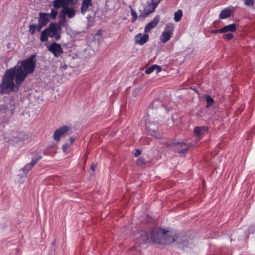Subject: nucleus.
I'll return each mask as SVG.
<instances>
[{
  "mask_svg": "<svg viewBox=\"0 0 255 255\" xmlns=\"http://www.w3.org/2000/svg\"><path fill=\"white\" fill-rule=\"evenodd\" d=\"M35 58V55H32L27 59L18 61L14 67L5 71L0 85L1 94L19 90V86L25 79L34 72L36 67Z\"/></svg>",
  "mask_w": 255,
  "mask_h": 255,
  "instance_id": "f257e3e1",
  "label": "nucleus"
},
{
  "mask_svg": "<svg viewBox=\"0 0 255 255\" xmlns=\"http://www.w3.org/2000/svg\"><path fill=\"white\" fill-rule=\"evenodd\" d=\"M61 30L60 25L57 23H51L48 28L41 32L40 37L41 41H47L48 36L54 37L56 41L58 40L60 38Z\"/></svg>",
  "mask_w": 255,
  "mask_h": 255,
  "instance_id": "f03ea898",
  "label": "nucleus"
},
{
  "mask_svg": "<svg viewBox=\"0 0 255 255\" xmlns=\"http://www.w3.org/2000/svg\"><path fill=\"white\" fill-rule=\"evenodd\" d=\"M166 231L161 229H155L152 231V240L158 244H163L164 238L166 235Z\"/></svg>",
  "mask_w": 255,
  "mask_h": 255,
  "instance_id": "7ed1b4c3",
  "label": "nucleus"
},
{
  "mask_svg": "<svg viewBox=\"0 0 255 255\" xmlns=\"http://www.w3.org/2000/svg\"><path fill=\"white\" fill-rule=\"evenodd\" d=\"M160 1V0H152L150 3L145 6L142 13L139 15V18L146 17L149 14L154 11Z\"/></svg>",
  "mask_w": 255,
  "mask_h": 255,
  "instance_id": "20e7f679",
  "label": "nucleus"
},
{
  "mask_svg": "<svg viewBox=\"0 0 255 255\" xmlns=\"http://www.w3.org/2000/svg\"><path fill=\"white\" fill-rule=\"evenodd\" d=\"M173 29L174 26L171 23H168L166 25L164 30L160 36V39L162 42L166 43L169 40L173 33Z\"/></svg>",
  "mask_w": 255,
  "mask_h": 255,
  "instance_id": "39448f33",
  "label": "nucleus"
},
{
  "mask_svg": "<svg viewBox=\"0 0 255 255\" xmlns=\"http://www.w3.org/2000/svg\"><path fill=\"white\" fill-rule=\"evenodd\" d=\"M178 238L177 234L172 231H166V235L164 238L163 244H170L176 241Z\"/></svg>",
  "mask_w": 255,
  "mask_h": 255,
  "instance_id": "423d86ee",
  "label": "nucleus"
},
{
  "mask_svg": "<svg viewBox=\"0 0 255 255\" xmlns=\"http://www.w3.org/2000/svg\"><path fill=\"white\" fill-rule=\"evenodd\" d=\"M18 132L17 131H12L10 133H6L5 136V139L7 140L10 144L14 145L19 143L18 139Z\"/></svg>",
  "mask_w": 255,
  "mask_h": 255,
  "instance_id": "0eeeda50",
  "label": "nucleus"
},
{
  "mask_svg": "<svg viewBox=\"0 0 255 255\" xmlns=\"http://www.w3.org/2000/svg\"><path fill=\"white\" fill-rule=\"evenodd\" d=\"M69 127L67 126H63L62 127L56 129L54 133L53 138L54 140L58 141L60 140V138L65 135L69 131Z\"/></svg>",
  "mask_w": 255,
  "mask_h": 255,
  "instance_id": "6e6552de",
  "label": "nucleus"
},
{
  "mask_svg": "<svg viewBox=\"0 0 255 255\" xmlns=\"http://www.w3.org/2000/svg\"><path fill=\"white\" fill-rule=\"evenodd\" d=\"M48 50L52 53L56 57L60 56L63 53L61 45L55 42L51 44L48 47Z\"/></svg>",
  "mask_w": 255,
  "mask_h": 255,
  "instance_id": "1a4fd4ad",
  "label": "nucleus"
},
{
  "mask_svg": "<svg viewBox=\"0 0 255 255\" xmlns=\"http://www.w3.org/2000/svg\"><path fill=\"white\" fill-rule=\"evenodd\" d=\"M172 149L179 153H185L188 150V148L184 142H177L174 143L172 146Z\"/></svg>",
  "mask_w": 255,
  "mask_h": 255,
  "instance_id": "9d476101",
  "label": "nucleus"
},
{
  "mask_svg": "<svg viewBox=\"0 0 255 255\" xmlns=\"http://www.w3.org/2000/svg\"><path fill=\"white\" fill-rule=\"evenodd\" d=\"M93 5L92 0H82L81 12L83 14H85L87 11H89Z\"/></svg>",
  "mask_w": 255,
  "mask_h": 255,
  "instance_id": "9b49d317",
  "label": "nucleus"
},
{
  "mask_svg": "<svg viewBox=\"0 0 255 255\" xmlns=\"http://www.w3.org/2000/svg\"><path fill=\"white\" fill-rule=\"evenodd\" d=\"M50 14L48 13H39V18L38 19L39 23L43 27L45 26L50 20Z\"/></svg>",
  "mask_w": 255,
  "mask_h": 255,
  "instance_id": "f8f14e48",
  "label": "nucleus"
},
{
  "mask_svg": "<svg viewBox=\"0 0 255 255\" xmlns=\"http://www.w3.org/2000/svg\"><path fill=\"white\" fill-rule=\"evenodd\" d=\"M159 20H160V17L159 16L157 15L153 19V20L152 21L147 23L144 28L145 32L148 33L150 31V30L151 29L156 27V25H157L158 23L159 22Z\"/></svg>",
  "mask_w": 255,
  "mask_h": 255,
  "instance_id": "ddd939ff",
  "label": "nucleus"
},
{
  "mask_svg": "<svg viewBox=\"0 0 255 255\" xmlns=\"http://www.w3.org/2000/svg\"><path fill=\"white\" fill-rule=\"evenodd\" d=\"M148 39V35L147 34H142L139 33L135 36V41L136 43L140 45L144 44Z\"/></svg>",
  "mask_w": 255,
  "mask_h": 255,
  "instance_id": "4468645a",
  "label": "nucleus"
},
{
  "mask_svg": "<svg viewBox=\"0 0 255 255\" xmlns=\"http://www.w3.org/2000/svg\"><path fill=\"white\" fill-rule=\"evenodd\" d=\"M66 15H67L69 18L73 17L75 15V10L72 8L64 7L61 13L60 16L65 17Z\"/></svg>",
  "mask_w": 255,
  "mask_h": 255,
  "instance_id": "2eb2a0df",
  "label": "nucleus"
},
{
  "mask_svg": "<svg viewBox=\"0 0 255 255\" xmlns=\"http://www.w3.org/2000/svg\"><path fill=\"white\" fill-rule=\"evenodd\" d=\"M208 129L207 127H197L195 128L194 131L196 136L201 137L207 132Z\"/></svg>",
  "mask_w": 255,
  "mask_h": 255,
  "instance_id": "dca6fc26",
  "label": "nucleus"
},
{
  "mask_svg": "<svg viewBox=\"0 0 255 255\" xmlns=\"http://www.w3.org/2000/svg\"><path fill=\"white\" fill-rule=\"evenodd\" d=\"M154 71H156V73L157 74L161 71L160 66L157 65H153L151 66L149 68L146 69L145 73L146 74H150Z\"/></svg>",
  "mask_w": 255,
  "mask_h": 255,
  "instance_id": "f3484780",
  "label": "nucleus"
},
{
  "mask_svg": "<svg viewBox=\"0 0 255 255\" xmlns=\"http://www.w3.org/2000/svg\"><path fill=\"white\" fill-rule=\"evenodd\" d=\"M66 0H54L53 1V6L56 8L65 7Z\"/></svg>",
  "mask_w": 255,
  "mask_h": 255,
  "instance_id": "a211bd4d",
  "label": "nucleus"
},
{
  "mask_svg": "<svg viewBox=\"0 0 255 255\" xmlns=\"http://www.w3.org/2000/svg\"><path fill=\"white\" fill-rule=\"evenodd\" d=\"M236 30V24H231L227 26H225L222 28L223 33H226L227 32H235Z\"/></svg>",
  "mask_w": 255,
  "mask_h": 255,
  "instance_id": "6ab92c4d",
  "label": "nucleus"
},
{
  "mask_svg": "<svg viewBox=\"0 0 255 255\" xmlns=\"http://www.w3.org/2000/svg\"><path fill=\"white\" fill-rule=\"evenodd\" d=\"M231 14L232 11L230 8H225L221 12L220 17L221 19H225L230 17L231 15Z\"/></svg>",
  "mask_w": 255,
  "mask_h": 255,
  "instance_id": "aec40b11",
  "label": "nucleus"
},
{
  "mask_svg": "<svg viewBox=\"0 0 255 255\" xmlns=\"http://www.w3.org/2000/svg\"><path fill=\"white\" fill-rule=\"evenodd\" d=\"M42 27V26L39 23H38L37 25L33 24L30 25L29 30L30 33L33 34L35 33L36 30L40 31Z\"/></svg>",
  "mask_w": 255,
  "mask_h": 255,
  "instance_id": "412c9836",
  "label": "nucleus"
},
{
  "mask_svg": "<svg viewBox=\"0 0 255 255\" xmlns=\"http://www.w3.org/2000/svg\"><path fill=\"white\" fill-rule=\"evenodd\" d=\"M18 135L19 143L27 140L29 138L28 135L24 132H18Z\"/></svg>",
  "mask_w": 255,
  "mask_h": 255,
  "instance_id": "4be33fe9",
  "label": "nucleus"
},
{
  "mask_svg": "<svg viewBox=\"0 0 255 255\" xmlns=\"http://www.w3.org/2000/svg\"><path fill=\"white\" fill-rule=\"evenodd\" d=\"M182 16V11L181 10H178L177 11L175 12L174 13V20L178 22L179 21Z\"/></svg>",
  "mask_w": 255,
  "mask_h": 255,
  "instance_id": "5701e85b",
  "label": "nucleus"
},
{
  "mask_svg": "<svg viewBox=\"0 0 255 255\" xmlns=\"http://www.w3.org/2000/svg\"><path fill=\"white\" fill-rule=\"evenodd\" d=\"M58 13V8L54 7L51 9V13H49L50 14V18L54 19Z\"/></svg>",
  "mask_w": 255,
  "mask_h": 255,
  "instance_id": "b1692460",
  "label": "nucleus"
},
{
  "mask_svg": "<svg viewBox=\"0 0 255 255\" xmlns=\"http://www.w3.org/2000/svg\"><path fill=\"white\" fill-rule=\"evenodd\" d=\"M205 99L207 102V107L212 106L214 103V100L213 98L210 96H206Z\"/></svg>",
  "mask_w": 255,
  "mask_h": 255,
  "instance_id": "393cba45",
  "label": "nucleus"
},
{
  "mask_svg": "<svg viewBox=\"0 0 255 255\" xmlns=\"http://www.w3.org/2000/svg\"><path fill=\"white\" fill-rule=\"evenodd\" d=\"M131 15L132 16V18L131 19V22H134L136 20V19L137 17V16L136 12L135 11H134L131 8Z\"/></svg>",
  "mask_w": 255,
  "mask_h": 255,
  "instance_id": "a878e982",
  "label": "nucleus"
},
{
  "mask_svg": "<svg viewBox=\"0 0 255 255\" xmlns=\"http://www.w3.org/2000/svg\"><path fill=\"white\" fill-rule=\"evenodd\" d=\"M144 163V158L143 157L138 158L136 160L137 165H141Z\"/></svg>",
  "mask_w": 255,
  "mask_h": 255,
  "instance_id": "bb28decb",
  "label": "nucleus"
},
{
  "mask_svg": "<svg viewBox=\"0 0 255 255\" xmlns=\"http://www.w3.org/2000/svg\"><path fill=\"white\" fill-rule=\"evenodd\" d=\"M32 168L30 165H29L28 164H27L22 169V170L24 172H28L29 171H30Z\"/></svg>",
  "mask_w": 255,
  "mask_h": 255,
  "instance_id": "cd10ccee",
  "label": "nucleus"
},
{
  "mask_svg": "<svg viewBox=\"0 0 255 255\" xmlns=\"http://www.w3.org/2000/svg\"><path fill=\"white\" fill-rule=\"evenodd\" d=\"M244 1L245 4L248 6H252L254 4L253 0H245Z\"/></svg>",
  "mask_w": 255,
  "mask_h": 255,
  "instance_id": "c85d7f7f",
  "label": "nucleus"
},
{
  "mask_svg": "<svg viewBox=\"0 0 255 255\" xmlns=\"http://www.w3.org/2000/svg\"><path fill=\"white\" fill-rule=\"evenodd\" d=\"M39 160V158L33 159L29 163H28V164L29 165H30V166H31V167L32 168Z\"/></svg>",
  "mask_w": 255,
  "mask_h": 255,
  "instance_id": "c756f323",
  "label": "nucleus"
},
{
  "mask_svg": "<svg viewBox=\"0 0 255 255\" xmlns=\"http://www.w3.org/2000/svg\"><path fill=\"white\" fill-rule=\"evenodd\" d=\"M189 242V241L187 242V241H186V240L183 239V240H181V243L182 244V245L183 246L188 247L189 244H191V243H192V242L191 240V241H190V244H187V243H188Z\"/></svg>",
  "mask_w": 255,
  "mask_h": 255,
  "instance_id": "7c9ffc66",
  "label": "nucleus"
},
{
  "mask_svg": "<svg viewBox=\"0 0 255 255\" xmlns=\"http://www.w3.org/2000/svg\"><path fill=\"white\" fill-rule=\"evenodd\" d=\"M233 35L232 33H227V34H225L224 35V38L228 39V40L231 39L233 38Z\"/></svg>",
  "mask_w": 255,
  "mask_h": 255,
  "instance_id": "2f4dec72",
  "label": "nucleus"
},
{
  "mask_svg": "<svg viewBox=\"0 0 255 255\" xmlns=\"http://www.w3.org/2000/svg\"><path fill=\"white\" fill-rule=\"evenodd\" d=\"M7 108L3 105L0 106V112L1 113H5L7 110Z\"/></svg>",
  "mask_w": 255,
  "mask_h": 255,
  "instance_id": "473e14b6",
  "label": "nucleus"
},
{
  "mask_svg": "<svg viewBox=\"0 0 255 255\" xmlns=\"http://www.w3.org/2000/svg\"><path fill=\"white\" fill-rule=\"evenodd\" d=\"M151 134L157 138H159L160 137V134L155 130L152 131Z\"/></svg>",
  "mask_w": 255,
  "mask_h": 255,
  "instance_id": "72a5a7b5",
  "label": "nucleus"
},
{
  "mask_svg": "<svg viewBox=\"0 0 255 255\" xmlns=\"http://www.w3.org/2000/svg\"><path fill=\"white\" fill-rule=\"evenodd\" d=\"M141 154V151L139 149H136L135 151V152L134 153V155L135 157H137L140 154Z\"/></svg>",
  "mask_w": 255,
  "mask_h": 255,
  "instance_id": "f704fd0d",
  "label": "nucleus"
},
{
  "mask_svg": "<svg viewBox=\"0 0 255 255\" xmlns=\"http://www.w3.org/2000/svg\"><path fill=\"white\" fill-rule=\"evenodd\" d=\"M142 240L144 243H146L147 241H148V238L146 235H144L142 238Z\"/></svg>",
  "mask_w": 255,
  "mask_h": 255,
  "instance_id": "c9c22d12",
  "label": "nucleus"
},
{
  "mask_svg": "<svg viewBox=\"0 0 255 255\" xmlns=\"http://www.w3.org/2000/svg\"><path fill=\"white\" fill-rule=\"evenodd\" d=\"M212 33H213L214 34H217V33H223L222 28L221 29H219V30H213L212 31Z\"/></svg>",
  "mask_w": 255,
  "mask_h": 255,
  "instance_id": "e433bc0d",
  "label": "nucleus"
},
{
  "mask_svg": "<svg viewBox=\"0 0 255 255\" xmlns=\"http://www.w3.org/2000/svg\"><path fill=\"white\" fill-rule=\"evenodd\" d=\"M96 165L93 164L91 165V169L92 170V171H95V169H96Z\"/></svg>",
  "mask_w": 255,
  "mask_h": 255,
  "instance_id": "4c0bfd02",
  "label": "nucleus"
},
{
  "mask_svg": "<svg viewBox=\"0 0 255 255\" xmlns=\"http://www.w3.org/2000/svg\"><path fill=\"white\" fill-rule=\"evenodd\" d=\"M68 148V145L67 144H65L63 145V149L64 151H66L67 148Z\"/></svg>",
  "mask_w": 255,
  "mask_h": 255,
  "instance_id": "58836bf2",
  "label": "nucleus"
},
{
  "mask_svg": "<svg viewBox=\"0 0 255 255\" xmlns=\"http://www.w3.org/2000/svg\"><path fill=\"white\" fill-rule=\"evenodd\" d=\"M70 140L71 144H72L74 141V139L73 137H70Z\"/></svg>",
  "mask_w": 255,
  "mask_h": 255,
  "instance_id": "ea45409f",
  "label": "nucleus"
}]
</instances>
